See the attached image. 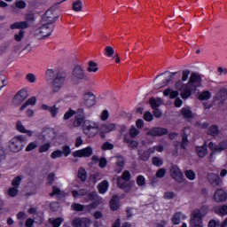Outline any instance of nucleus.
Wrapping results in <instances>:
<instances>
[{
	"label": "nucleus",
	"mask_w": 227,
	"mask_h": 227,
	"mask_svg": "<svg viewBox=\"0 0 227 227\" xmlns=\"http://www.w3.org/2000/svg\"><path fill=\"white\" fill-rule=\"evenodd\" d=\"M83 109H78L76 112V118L74 121V127H81L82 125V132L87 137H95L97 134H99L100 124L98 121L85 120Z\"/></svg>",
	"instance_id": "obj_1"
},
{
	"label": "nucleus",
	"mask_w": 227,
	"mask_h": 227,
	"mask_svg": "<svg viewBox=\"0 0 227 227\" xmlns=\"http://www.w3.org/2000/svg\"><path fill=\"white\" fill-rule=\"evenodd\" d=\"M197 88H201V76L197 74H192L187 84H184V82L178 81L176 82V89L181 92V98L184 99L189 98L192 95V91H196Z\"/></svg>",
	"instance_id": "obj_2"
},
{
	"label": "nucleus",
	"mask_w": 227,
	"mask_h": 227,
	"mask_svg": "<svg viewBox=\"0 0 227 227\" xmlns=\"http://www.w3.org/2000/svg\"><path fill=\"white\" fill-rule=\"evenodd\" d=\"M54 22H56V18L52 16V11H47L43 17V25L35 31L36 38L42 40V38H47V36H51L54 31Z\"/></svg>",
	"instance_id": "obj_3"
},
{
	"label": "nucleus",
	"mask_w": 227,
	"mask_h": 227,
	"mask_svg": "<svg viewBox=\"0 0 227 227\" xmlns=\"http://www.w3.org/2000/svg\"><path fill=\"white\" fill-rule=\"evenodd\" d=\"M88 198L90 201H93L91 204L84 207V205L74 203L71 206L72 210H75V212H82V210H84L86 207V212H91L92 210H95V208H98V205H102V203H104V200L102 197H98L97 192L89 193Z\"/></svg>",
	"instance_id": "obj_4"
},
{
	"label": "nucleus",
	"mask_w": 227,
	"mask_h": 227,
	"mask_svg": "<svg viewBox=\"0 0 227 227\" xmlns=\"http://www.w3.org/2000/svg\"><path fill=\"white\" fill-rule=\"evenodd\" d=\"M208 214V206L195 208L190 215V227H203V217Z\"/></svg>",
	"instance_id": "obj_5"
},
{
	"label": "nucleus",
	"mask_w": 227,
	"mask_h": 227,
	"mask_svg": "<svg viewBox=\"0 0 227 227\" xmlns=\"http://www.w3.org/2000/svg\"><path fill=\"white\" fill-rule=\"evenodd\" d=\"M26 141V137L24 135L14 137L10 142H9V148L12 152L14 153H19L24 148L26 144L24 143Z\"/></svg>",
	"instance_id": "obj_6"
},
{
	"label": "nucleus",
	"mask_w": 227,
	"mask_h": 227,
	"mask_svg": "<svg viewBox=\"0 0 227 227\" xmlns=\"http://www.w3.org/2000/svg\"><path fill=\"white\" fill-rule=\"evenodd\" d=\"M47 84L51 88L53 93H59L65 84V76L57 74L54 80L47 79Z\"/></svg>",
	"instance_id": "obj_7"
},
{
	"label": "nucleus",
	"mask_w": 227,
	"mask_h": 227,
	"mask_svg": "<svg viewBox=\"0 0 227 227\" xmlns=\"http://www.w3.org/2000/svg\"><path fill=\"white\" fill-rule=\"evenodd\" d=\"M70 79L73 84H80V82H82V81L86 79V74L84 73V69H82L81 66H76L73 69Z\"/></svg>",
	"instance_id": "obj_8"
},
{
	"label": "nucleus",
	"mask_w": 227,
	"mask_h": 227,
	"mask_svg": "<svg viewBox=\"0 0 227 227\" xmlns=\"http://www.w3.org/2000/svg\"><path fill=\"white\" fill-rule=\"evenodd\" d=\"M129 182L130 180V172L128 170L124 171L122 174V177H118L117 178V184L121 189H124L125 192H130V190L132 189V184H127L125 182Z\"/></svg>",
	"instance_id": "obj_9"
},
{
	"label": "nucleus",
	"mask_w": 227,
	"mask_h": 227,
	"mask_svg": "<svg viewBox=\"0 0 227 227\" xmlns=\"http://www.w3.org/2000/svg\"><path fill=\"white\" fill-rule=\"evenodd\" d=\"M39 139L42 141H53V139H56V132L52 128H44L39 135Z\"/></svg>",
	"instance_id": "obj_10"
},
{
	"label": "nucleus",
	"mask_w": 227,
	"mask_h": 227,
	"mask_svg": "<svg viewBox=\"0 0 227 227\" xmlns=\"http://www.w3.org/2000/svg\"><path fill=\"white\" fill-rule=\"evenodd\" d=\"M208 148L213 152L210 155V158L212 159L215 153H221L223 150H226L227 141H223L218 145L211 142L208 144Z\"/></svg>",
	"instance_id": "obj_11"
},
{
	"label": "nucleus",
	"mask_w": 227,
	"mask_h": 227,
	"mask_svg": "<svg viewBox=\"0 0 227 227\" xmlns=\"http://www.w3.org/2000/svg\"><path fill=\"white\" fill-rule=\"evenodd\" d=\"M91 155H93V147L91 146H87L73 153V157H78L80 159L91 157Z\"/></svg>",
	"instance_id": "obj_12"
},
{
	"label": "nucleus",
	"mask_w": 227,
	"mask_h": 227,
	"mask_svg": "<svg viewBox=\"0 0 227 227\" xmlns=\"http://www.w3.org/2000/svg\"><path fill=\"white\" fill-rule=\"evenodd\" d=\"M91 219L88 217H76L72 221L74 227H90L91 226Z\"/></svg>",
	"instance_id": "obj_13"
},
{
	"label": "nucleus",
	"mask_w": 227,
	"mask_h": 227,
	"mask_svg": "<svg viewBox=\"0 0 227 227\" xmlns=\"http://www.w3.org/2000/svg\"><path fill=\"white\" fill-rule=\"evenodd\" d=\"M83 105L86 107H93L97 104V98L92 92H86L83 94Z\"/></svg>",
	"instance_id": "obj_14"
},
{
	"label": "nucleus",
	"mask_w": 227,
	"mask_h": 227,
	"mask_svg": "<svg viewBox=\"0 0 227 227\" xmlns=\"http://www.w3.org/2000/svg\"><path fill=\"white\" fill-rule=\"evenodd\" d=\"M170 174L172 178H174L176 182H178L179 184H182V182H184V174L182 173L178 166H172L170 168Z\"/></svg>",
	"instance_id": "obj_15"
},
{
	"label": "nucleus",
	"mask_w": 227,
	"mask_h": 227,
	"mask_svg": "<svg viewBox=\"0 0 227 227\" xmlns=\"http://www.w3.org/2000/svg\"><path fill=\"white\" fill-rule=\"evenodd\" d=\"M116 129V124L114 123H103L99 126V136L101 137H106V134H109V132H113Z\"/></svg>",
	"instance_id": "obj_16"
},
{
	"label": "nucleus",
	"mask_w": 227,
	"mask_h": 227,
	"mask_svg": "<svg viewBox=\"0 0 227 227\" xmlns=\"http://www.w3.org/2000/svg\"><path fill=\"white\" fill-rule=\"evenodd\" d=\"M213 200H214V201H215V203H223V202L226 201V200H227L226 192H224V190H223V189H217L215 192Z\"/></svg>",
	"instance_id": "obj_17"
},
{
	"label": "nucleus",
	"mask_w": 227,
	"mask_h": 227,
	"mask_svg": "<svg viewBox=\"0 0 227 227\" xmlns=\"http://www.w3.org/2000/svg\"><path fill=\"white\" fill-rule=\"evenodd\" d=\"M164 151V147L162 145H156L154 147L150 148L147 153H145V155H140V159L142 160H148V159H150V155H152V153H155V152H163Z\"/></svg>",
	"instance_id": "obj_18"
},
{
	"label": "nucleus",
	"mask_w": 227,
	"mask_h": 227,
	"mask_svg": "<svg viewBox=\"0 0 227 227\" xmlns=\"http://www.w3.org/2000/svg\"><path fill=\"white\" fill-rule=\"evenodd\" d=\"M27 98V90H21L14 97V103L19 106V104H22V102H24V100H26Z\"/></svg>",
	"instance_id": "obj_19"
},
{
	"label": "nucleus",
	"mask_w": 227,
	"mask_h": 227,
	"mask_svg": "<svg viewBox=\"0 0 227 227\" xmlns=\"http://www.w3.org/2000/svg\"><path fill=\"white\" fill-rule=\"evenodd\" d=\"M16 129L18 132H20L21 134H27V136H28L29 137H33L35 134V131L26 129V127L24 126V124H22V121H17Z\"/></svg>",
	"instance_id": "obj_20"
},
{
	"label": "nucleus",
	"mask_w": 227,
	"mask_h": 227,
	"mask_svg": "<svg viewBox=\"0 0 227 227\" xmlns=\"http://www.w3.org/2000/svg\"><path fill=\"white\" fill-rule=\"evenodd\" d=\"M168 134V129L164 128H153L147 132V136H164Z\"/></svg>",
	"instance_id": "obj_21"
},
{
	"label": "nucleus",
	"mask_w": 227,
	"mask_h": 227,
	"mask_svg": "<svg viewBox=\"0 0 227 227\" xmlns=\"http://www.w3.org/2000/svg\"><path fill=\"white\" fill-rule=\"evenodd\" d=\"M29 27V23L27 21H18L11 24V29H27Z\"/></svg>",
	"instance_id": "obj_22"
},
{
	"label": "nucleus",
	"mask_w": 227,
	"mask_h": 227,
	"mask_svg": "<svg viewBox=\"0 0 227 227\" xmlns=\"http://www.w3.org/2000/svg\"><path fill=\"white\" fill-rule=\"evenodd\" d=\"M149 104L153 109H157V107H160L164 104V101L160 98H152L149 100Z\"/></svg>",
	"instance_id": "obj_23"
},
{
	"label": "nucleus",
	"mask_w": 227,
	"mask_h": 227,
	"mask_svg": "<svg viewBox=\"0 0 227 227\" xmlns=\"http://www.w3.org/2000/svg\"><path fill=\"white\" fill-rule=\"evenodd\" d=\"M165 76V81L162 82V84L160 86V88H163V86H168L173 79H175V75H176V73H169V72H165L164 73Z\"/></svg>",
	"instance_id": "obj_24"
},
{
	"label": "nucleus",
	"mask_w": 227,
	"mask_h": 227,
	"mask_svg": "<svg viewBox=\"0 0 227 227\" xmlns=\"http://www.w3.org/2000/svg\"><path fill=\"white\" fill-rule=\"evenodd\" d=\"M213 210L217 214V215H220L222 217L227 215V205L215 207H213Z\"/></svg>",
	"instance_id": "obj_25"
},
{
	"label": "nucleus",
	"mask_w": 227,
	"mask_h": 227,
	"mask_svg": "<svg viewBox=\"0 0 227 227\" xmlns=\"http://www.w3.org/2000/svg\"><path fill=\"white\" fill-rule=\"evenodd\" d=\"M207 178L214 185H221L223 184V180H221V177L217 174H209Z\"/></svg>",
	"instance_id": "obj_26"
},
{
	"label": "nucleus",
	"mask_w": 227,
	"mask_h": 227,
	"mask_svg": "<svg viewBox=\"0 0 227 227\" xmlns=\"http://www.w3.org/2000/svg\"><path fill=\"white\" fill-rule=\"evenodd\" d=\"M110 207L114 212L120 208V198L118 195L114 196L110 200Z\"/></svg>",
	"instance_id": "obj_27"
},
{
	"label": "nucleus",
	"mask_w": 227,
	"mask_h": 227,
	"mask_svg": "<svg viewBox=\"0 0 227 227\" xmlns=\"http://www.w3.org/2000/svg\"><path fill=\"white\" fill-rule=\"evenodd\" d=\"M98 192L99 194H106L107 192V191L109 190V182L107 181H102L98 186Z\"/></svg>",
	"instance_id": "obj_28"
},
{
	"label": "nucleus",
	"mask_w": 227,
	"mask_h": 227,
	"mask_svg": "<svg viewBox=\"0 0 227 227\" xmlns=\"http://www.w3.org/2000/svg\"><path fill=\"white\" fill-rule=\"evenodd\" d=\"M163 95L164 97H169V98H176L180 93L177 90L168 88L163 91Z\"/></svg>",
	"instance_id": "obj_29"
},
{
	"label": "nucleus",
	"mask_w": 227,
	"mask_h": 227,
	"mask_svg": "<svg viewBox=\"0 0 227 227\" xmlns=\"http://www.w3.org/2000/svg\"><path fill=\"white\" fill-rule=\"evenodd\" d=\"M181 219H185V215L180 212L176 213L172 217L173 224H180Z\"/></svg>",
	"instance_id": "obj_30"
},
{
	"label": "nucleus",
	"mask_w": 227,
	"mask_h": 227,
	"mask_svg": "<svg viewBox=\"0 0 227 227\" xmlns=\"http://www.w3.org/2000/svg\"><path fill=\"white\" fill-rule=\"evenodd\" d=\"M77 176L82 182H86V180H88V173L86 172V169L80 168Z\"/></svg>",
	"instance_id": "obj_31"
},
{
	"label": "nucleus",
	"mask_w": 227,
	"mask_h": 227,
	"mask_svg": "<svg viewBox=\"0 0 227 227\" xmlns=\"http://www.w3.org/2000/svg\"><path fill=\"white\" fill-rule=\"evenodd\" d=\"M181 114H183L184 118H192L194 116L189 106L183 107L181 110Z\"/></svg>",
	"instance_id": "obj_32"
},
{
	"label": "nucleus",
	"mask_w": 227,
	"mask_h": 227,
	"mask_svg": "<svg viewBox=\"0 0 227 227\" xmlns=\"http://www.w3.org/2000/svg\"><path fill=\"white\" fill-rule=\"evenodd\" d=\"M88 194V190L82 189L79 192L73 190L72 196L73 198H82V196H86Z\"/></svg>",
	"instance_id": "obj_33"
},
{
	"label": "nucleus",
	"mask_w": 227,
	"mask_h": 227,
	"mask_svg": "<svg viewBox=\"0 0 227 227\" xmlns=\"http://www.w3.org/2000/svg\"><path fill=\"white\" fill-rule=\"evenodd\" d=\"M116 166H117V173H121V169H123V164H125V160L121 156H118L116 158Z\"/></svg>",
	"instance_id": "obj_34"
},
{
	"label": "nucleus",
	"mask_w": 227,
	"mask_h": 227,
	"mask_svg": "<svg viewBox=\"0 0 227 227\" xmlns=\"http://www.w3.org/2000/svg\"><path fill=\"white\" fill-rule=\"evenodd\" d=\"M212 98V92L204 90L199 95V100H208Z\"/></svg>",
	"instance_id": "obj_35"
},
{
	"label": "nucleus",
	"mask_w": 227,
	"mask_h": 227,
	"mask_svg": "<svg viewBox=\"0 0 227 227\" xmlns=\"http://www.w3.org/2000/svg\"><path fill=\"white\" fill-rule=\"evenodd\" d=\"M35 104H36V98L32 97L25 104H23L21 106L20 111H24V109H26V107H27V106H35Z\"/></svg>",
	"instance_id": "obj_36"
},
{
	"label": "nucleus",
	"mask_w": 227,
	"mask_h": 227,
	"mask_svg": "<svg viewBox=\"0 0 227 227\" xmlns=\"http://www.w3.org/2000/svg\"><path fill=\"white\" fill-rule=\"evenodd\" d=\"M87 71L90 73L96 74V72H98V66L97 65V63L90 61L89 62Z\"/></svg>",
	"instance_id": "obj_37"
},
{
	"label": "nucleus",
	"mask_w": 227,
	"mask_h": 227,
	"mask_svg": "<svg viewBox=\"0 0 227 227\" xmlns=\"http://www.w3.org/2000/svg\"><path fill=\"white\" fill-rule=\"evenodd\" d=\"M51 150V143L47 142L39 146V153H45V152H49Z\"/></svg>",
	"instance_id": "obj_38"
},
{
	"label": "nucleus",
	"mask_w": 227,
	"mask_h": 227,
	"mask_svg": "<svg viewBox=\"0 0 227 227\" xmlns=\"http://www.w3.org/2000/svg\"><path fill=\"white\" fill-rule=\"evenodd\" d=\"M196 152L199 157H205V155H207V145L197 147Z\"/></svg>",
	"instance_id": "obj_39"
},
{
	"label": "nucleus",
	"mask_w": 227,
	"mask_h": 227,
	"mask_svg": "<svg viewBox=\"0 0 227 227\" xmlns=\"http://www.w3.org/2000/svg\"><path fill=\"white\" fill-rule=\"evenodd\" d=\"M124 141L127 143V145H129V148H137V146H139V143L136 140H131L125 137Z\"/></svg>",
	"instance_id": "obj_40"
},
{
	"label": "nucleus",
	"mask_w": 227,
	"mask_h": 227,
	"mask_svg": "<svg viewBox=\"0 0 227 227\" xmlns=\"http://www.w3.org/2000/svg\"><path fill=\"white\" fill-rule=\"evenodd\" d=\"M7 194L11 198H15L19 194V189L15 186L11 187L8 189Z\"/></svg>",
	"instance_id": "obj_41"
},
{
	"label": "nucleus",
	"mask_w": 227,
	"mask_h": 227,
	"mask_svg": "<svg viewBox=\"0 0 227 227\" xmlns=\"http://www.w3.org/2000/svg\"><path fill=\"white\" fill-rule=\"evenodd\" d=\"M50 223L53 227H60L63 223V218H51L50 219Z\"/></svg>",
	"instance_id": "obj_42"
},
{
	"label": "nucleus",
	"mask_w": 227,
	"mask_h": 227,
	"mask_svg": "<svg viewBox=\"0 0 227 227\" xmlns=\"http://www.w3.org/2000/svg\"><path fill=\"white\" fill-rule=\"evenodd\" d=\"M104 55L106 56V58H113L114 55V49H113L111 46H106L105 48Z\"/></svg>",
	"instance_id": "obj_43"
},
{
	"label": "nucleus",
	"mask_w": 227,
	"mask_h": 227,
	"mask_svg": "<svg viewBox=\"0 0 227 227\" xmlns=\"http://www.w3.org/2000/svg\"><path fill=\"white\" fill-rule=\"evenodd\" d=\"M184 175L188 180H196V173L193 170H186Z\"/></svg>",
	"instance_id": "obj_44"
},
{
	"label": "nucleus",
	"mask_w": 227,
	"mask_h": 227,
	"mask_svg": "<svg viewBox=\"0 0 227 227\" xmlns=\"http://www.w3.org/2000/svg\"><path fill=\"white\" fill-rule=\"evenodd\" d=\"M20 182H22V176H17L12 181V187H19L20 185Z\"/></svg>",
	"instance_id": "obj_45"
},
{
	"label": "nucleus",
	"mask_w": 227,
	"mask_h": 227,
	"mask_svg": "<svg viewBox=\"0 0 227 227\" xmlns=\"http://www.w3.org/2000/svg\"><path fill=\"white\" fill-rule=\"evenodd\" d=\"M35 148H38V142H31L26 147V152H33Z\"/></svg>",
	"instance_id": "obj_46"
},
{
	"label": "nucleus",
	"mask_w": 227,
	"mask_h": 227,
	"mask_svg": "<svg viewBox=\"0 0 227 227\" xmlns=\"http://www.w3.org/2000/svg\"><path fill=\"white\" fill-rule=\"evenodd\" d=\"M24 35H26V31L20 30L19 33L14 35V40L16 42H22V38H24Z\"/></svg>",
	"instance_id": "obj_47"
},
{
	"label": "nucleus",
	"mask_w": 227,
	"mask_h": 227,
	"mask_svg": "<svg viewBox=\"0 0 227 227\" xmlns=\"http://www.w3.org/2000/svg\"><path fill=\"white\" fill-rule=\"evenodd\" d=\"M73 10L74 12H81L82 10V2L76 1L73 4Z\"/></svg>",
	"instance_id": "obj_48"
},
{
	"label": "nucleus",
	"mask_w": 227,
	"mask_h": 227,
	"mask_svg": "<svg viewBox=\"0 0 227 227\" xmlns=\"http://www.w3.org/2000/svg\"><path fill=\"white\" fill-rule=\"evenodd\" d=\"M207 134H209L210 136H217V134H219V129H217V126H211L207 130Z\"/></svg>",
	"instance_id": "obj_49"
},
{
	"label": "nucleus",
	"mask_w": 227,
	"mask_h": 227,
	"mask_svg": "<svg viewBox=\"0 0 227 227\" xmlns=\"http://www.w3.org/2000/svg\"><path fill=\"white\" fill-rule=\"evenodd\" d=\"M61 157H63V151L61 150H56L52 152L51 154V159H59Z\"/></svg>",
	"instance_id": "obj_50"
},
{
	"label": "nucleus",
	"mask_w": 227,
	"mask_h": 227,
	"mask_svg": "<svg viewBox=\"0 0 227 227\" xmlns=\"http://www.w3.org/2000/svg\"><path fill=\"white\" fill-rule=\"evenodd\" d=\"M72 153V149L68 145H63L62 147V155H65V157H68Z\"/></svg>",
	"instance_id": "obj_51"
},
{
	"label": "nucleus",
	"mask_w": 227,
	"mask_h": 227,
	"mask_svg": "<svg viewBox=\"0 0 227 227\" xmlns=\"http://www.w3.org/2000/svg\"><path fill=\"white\" fill-rule=\"evenodd\" d=\"M26 81H27V82H36V75H35L34 74H27L26 75Z\"/></svg>",
	"instance_id": "obj_52"
},
{
	"label": "nucleus",
	"mask_w": 227,
	"mask_h": 227,
	"mask_svg": "<svg viewBox=\"0 0 227 227\" xmlns=\"http://www.w3.org/2000/svg\"><path fill=\"white\" fill-rule=\"evenodd\" d=\"M153 166H157L158 168L162 166V164H163L162 159H160L159 157H153Z\"/></svg>",
	"instance_id": "obj_53"
},
{
	"label": "nucleus",
	"mask_w": 227,
	"mask_h": 227,
	"mask_svg": "<svg viewBox=\"0 0 227 227\" xmlns=\"http://www.w3.org/2000/svg\"><path fill=\"white\" fill-rule=\"evenodd\" d=\"M49 111H50L52 118H56V116H58V113H59V108H58L56 106H51V108H49Z\"/></svg>",
	"instance_id": "obj_54"
},
{
	"label": "nucleus",
	"mask_w": 227,
	"mask_h": 227,
	"mask_svg": "<svg viewBox=\"0 0 227 227\" xmlns=\"http://www.w3.org/2000/svg\"><path fill=\"white\" fill-rule=\"evenodd\" d=\"M82 145H84V140L82 139V137H76L74 142L75 148H80V146H82Z\"/></svg>",
	"instance_id": "obj_55"
},
{
	"label": "nucleus",
	"mask_w": 227,
	"mask_h": 227,
	"mask_svg": "<svg viewBox=\"0 0 227 227\" xmlns=\"http://www.w3.org/2000/svg\"><path fill=\"white\" fill-rule=\"evenodd\" d=\"M137 185L143 186L146 184V179L143 176H138L137 177Z\"/></svg>",
	"instance_id": "obj_56"
},
{
	"label": "nucleus",
	"mask_w": 227,
	"mask_h": 227,
	"mask_svg": "<svg viewBox=\"0 0 227 227\" xmlns=\"http://www.w3.org/2000/svg\"><path fill=\"white\" fill-rule=\"evenodd\" d=\"M74 114H75V116H77V113L75 114V112L74 110L67 111L64 114V120H70V118H72Z\"/></svg>",
	"instance_id": "obj_57"
},
{
	"label": "nucleus",
	"mask_w": 227,
	"mask_h": 227,
	"mask_svg": "<svg viewBox=\"0 0 227 227\" xmlns=\"http://www.w3.org/2000/svg\"><path fill=\"white\" fill-rule=\"evenodd\" d=\"M63 196V192L56 186L53 187V192L50 193V196Z\"/></svg>",
	"instance_id": "obj_58"
},
{
	"label": "nucleus",
	"mask_w": 227,
	"mask_h": 227,
	"mask_svg": "<svg viewBox=\"0 0 227 227\" xmlns=\"http://www.w3.org/2000/svg\"><path fill=\"white\" fill-rule=\"evenodd\" d=\"M129 136L131 137H136L137 136H139V130L137 129H136V127H132L129 129Z\"/></svg>",
	"instance_id": "obj_59"
},
{
	"label": "nucleus",
	"mask_w": 227,
	"mask_h": 227,
	"mask_svg": "<svg viewBox=\"0 0 227 227\" xmlns=\"http://www.w3.org/2000/svg\"><path fill=\"white\" fill-rule=\"evenodd\" d=\"M109 118V112L107 110H104L100 114V120L102 121H106Z\"/></svg>",
	"instance_id": "obj_60"
},
{
	"label": "nucleus",
	"mask_w": 227,
	"mask_h": 227,
	"mask_svg": "<svg viewBox=\"0 0 227 227\" xmlns=\"http://www.w3.org/2000/svg\"><path fill=\"white\" fill-rule=\"evenodd\" d=\"M114 148V145L109 142H106L102 145V150H113Z\"/></svg>",
	"instance_id": "obj_61"
},
{
	"label": "nucleus",
	"mask_w": 227,
	"mask_h": 227,
	"mask_svg": "<svg viewBox=\"0 0 227 227\" xmlns=\"http://www.w3.org/2000/svg\"><path fill=\"white\" fill-rule=\"evenodd\" d=\"M144 120H145V121H152V120H153V115L150 112H145L144 114Z\"/></svg>",
	"instance_id": "obj_62"
},
{
	"label": "nucleus",
	"mask_w": 227,
	"mask_h": 227,
	"mask_svg": "<svg viewBox=\"0 0 227 227\" xmlns=\"http://www.w3.org/2000/svg\"><path fill=\"white\" fill-rule=\"evenodd\" d=\"M16 8H20V10H24L26 8V2L20 0L15 3Z\"/></svg>",
	"instance_id": "obj_63"
},
{
	"label": "nucleus",
	"mask_w": 227,
	"mask_h": 227,
	"mask_svg": "<svg viewBox=\"0 0 227 227\" xmlns=\"http://www.w3.org/2000/svg\"><path fill=\"white\" fill-rule=\"evenodd\" d=\"M176 194L173 192H167L164 193L165 200H173Z\"/></svg>",
	"instance_id": "obj_64"
}]
</instances>
